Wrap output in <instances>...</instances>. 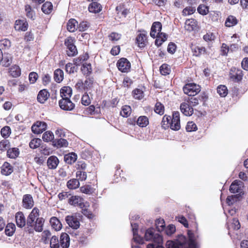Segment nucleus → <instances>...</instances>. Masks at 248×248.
<instances>
[{
	"instance_id": "nucleus-1",
	"label": "nucleus",
	"mask_w": 248,
	"mask_h": 248,
	"mask_svg": "<svg viewBox=\"0 0 248 248\" xmlns=\"http://www.w3.org/2000/svg\"><path fill=\"white\" fill-rule=\"evenodd\" d=\"M183 91L188 96H194L201 91V87L194 83H187L184 86Z\"/></svg>"
},
{
	"instance_id": "nucleus-2",
	"label": "nucleus",
	"mask_w": 248,
	"mask_h": 248,
	"mask_svg": "<svg viewBox=\"0 0 248 248\" xmlns=\"http://www.w3.org/2000/svg\"><path fill=\"white\" fill-rule=\"evenodd\" d=\"M64 44L66 46V54L69 57H74L78 54V50L74 45V39L69 37L66 38L64 41Z\"/></svg>"
},
{
	"instance_id": "nucleus-3",
	"label": "nucleus",
	"mask_w": 248,
	"mask_h": 248,
	"mask_svg": "<svg viewBox=\"0 0 248 248\" xmlns=\"http://www.w3.org/2000/svg\"><path fill=\"white\" fill-rule=\"evenodd\" d=\"M144 238L146 241H152L155 243H160L162 241V236L159 234H155L154 229L150 228L145 232Z\"/></svg>"
},
{
	"instance_id": "nucleus-4",
	"label": "nucleus",
	"mask_w": 248,
	"mask_h": 248,
	"mask_svg": "<svg viewBox=\"0 0 248 248\" xmlns=\"http://www.w3.org/2000/svg\"><path fill=\"white\" fill-rule=\"evenodd\" d=\"M170 129L178 131L181 128L180 113L178 111H174L170 120Z\"/></svg>"
},
{
	"instance_id": "nucleus-5",
	"label": "nucleus",
	"mask_w": 248,
	"mask_h": 248,
	"mask_svg": "<svg viewBox=\"0 0 248 248\" xmlns=\"http://www.w3.org/2000/svg\"><path fill=\"white\" fill-rule=\"evenodd\" d=\"M230 79L235 82H239L242 79L243 73L242 70L235 67H232L230 70Z\"/></svg>"
},
{
	"instance_id": "nucleus-6",
	"label": "nucleus",
	"mask_w": 248,
	"mask_h": 248,
	"mask_svg": "<svg viewBox=\"0 0 248 248\" xmlns=\"http://www.w3.org/2000/svg\"><path fill=\"white\" fill-rule=\"evenodd\" d=\"M117 66L121 72L128 73L131 68V63L126 58H122L118 61Z\"/></svg>"
},
{
	"instance_id": "nucleus-7",
	"label": "nucleus",
	"mask_w": 248,
	"mask_h": 248,
	"mask_svg": "<svg viewBox=\"0 0 248 248\" xmlns=\"http://www.w3.org/2000/svg\"><path fill=\"white\" fill-rule=\"evenodd\" d=\"M68 203L71 205L79 207L81 208L84 206L83 199L78 196H70L68 199Z\"/></svg>"
},
{
	"instance_id": "nucleus-8",
	"label": "nucleus",
	"mask_w": 248,
	"mask_h": 248,
	"mask_svg": "<svg viewBox=\"0 0 248 248\" xmlns=\"http://www.w3.org/2000/svg\"><path fill=\"white\" fill-rule=\"evenodd\" d=\"M47 128V124L45 122L37 121L31 126V131L34 134H39L43 133Z\"/></svg>"
},
{
	"instance_id": "nucleus-9",
	"label": "nucleus",
	"mask_w": 248,
	"mask_h": 248,
	"mask_svg": "<svg viewBox=\"0 0 248 248\" xmlns=\"http://www.w3.org/2000/svg\"><path fill=\"white\" fill-rule=\"evenodd\" d=\"M161 29L162 24L160 22H154L151 28L150 36L152 38H155L159 33H162Z\"/></svg>"
},
{
	"instance_id": "nucleus-10",
	"label": "nucleus",
	"mask_w": 248,
	"mask_h": 248,
	"mask_svg": "<svg viewBox=\"0 0 248 248\" xmlns=\"http://www.w3.org/2000/svg\"><path fill=\"white\" fill-rule=\"evenodd\" d=\"M23 206L26 209H31L34 205L33 198L31 194H25L22 199Z\"/></svg>"
},
{
	"instance_id": "nucleus-11",
	"label": "nucleus",
	"mask_w": 248,
	"mask_h": 248,
	"mask_svg": "<svg viewBox=\"0 0 248 248\" xmlns=\"http://www.w3.org/2000/svg\"><path fill=\"white\" fill-rule=\"evenodd\" d=\"M66 221L72 229H78L80 226V223L77 217L68 216L66 217Z\"/></svg>"
},
{
	"instance_id": "nucleus-12",
	"label": "nucleus",
	"mask_w": 248,
	"mask_h": 248,
	"mask_svg": "<svg viewBox=\"0 0 248 248\" xmlns=\"http://www.w3.org/2000/svg\"><path fill=\"white\" fill-rule=\"evenodd\" d=\"M15 219L17 227L23 228L26 225V220L22 212L19 211L16 214Z\"/></svg>"
},
{
	"instance_id": "nucleus-13",
	"label": "nucleus",
	"mask_w": 248,
	"mask_h": 248,
	"mask_svg": "<svg viewBox=\"0 0 248 248\" xmlns=\"http://www.w3.org/2000/svg\"><path fill=\"white\" fill-rule=\"evenodd\" d=\"M136 43L139 47L140 48L144 47L147 43V35L146 33H139L136 38Z\"/></svg>"
},
{
	"instance_id": "nucleus-14",
	"label": "nucleus",
	"mask_w": 248,
	"mask_h": 248,
	"mask_svg": "<svg viewBox=\"0 0 248 248\" xmlns=\"http://www.w3.org/2000/svg\"><path fill=\"white\" fill-rule=\"evenodd\" d=\"M39 210L36 208L32 209L31 213L29 214L27 219V225L28 226L32 227L34 220L37 217L39 216Z\"/></svg>"
},
{
	"instance_id": "nucleus-15",
	"label": "nucleus",
	"mask_w": 248,
	"mask_h": 248,
	"mask_svg": "<svg viewBox=\"0 0 248 248\" xmlns=\"http://www.w3.org/2000/svg\"><path fill=\"white\" fill-rule=\"evenodd\" d=\"M145 91V87L144 86H140L139 88L134 89L132 93L133 97L138 100H141L144 97V92Z\"/></svg>"
},
{
	"instance_id": "nucleus-16",
	"label": "nucleus",
	"mask_w": 248,
	"mask_h": 248,
	"mask_svg": "<svg viewBox=\"0 0 248 248\" xmlns=\"http://www.w3.org/2000/svg\"><path fill=\"white\" fill-rule=\"evenodd\" d=\"M60 246L62 248H68L70 245V238L66 233H62L60 238Z\"/></svg>"
},
{
	"instance_id": "nucleus-17",
	"label": "nucleus",
	"mask_w": 248,
	"mask_h": 248,
	"mask_svg": "<svg viewBox=\"0 0 248 248\" xmlns=\"http://www.w3.org/2000/svg\"><path fill=\"white\" fill-rule=\"evenodd\" d=\"M59 163L58 157L54 155L50 156L47 160V165L49 169H55Z\"/></svg>"
},
{
	"instance_id": "nucleus-18",
	"label": "nucleus",
	"mask_w": 248,
	"mask_h": 248,
	"mask_svg": "<svg viewBox=\"0 0 248 248\" xmlns=\"http://www.w3.org/2000/svg\"><path fill=\"white\" fill-rule=\"evenodd\" d=\"M242 182L238 180L234 181L231 185L229 190L231 193H236L241 190Z\"/></svg>"
},
{
	"instance_id": "nucleus-19",
	"label": "nucleus",
	"mask_w": 248,
	"mask_h": 248,
	"mask_svg": "<svg viewBox=\"0 0 248 248\" xmlns=\"http://www.w3.org/2000/svg\"><path fill=\"white\" fill-rule=\"evenodd\" d=\"M13 171L12 166L8 162H5L2 167L1 172L3 175L8 176L11 174Z\"/></svg>"
},
{
	"instance_id": "nucleus-20",
	"label": "nucleus",
	"mask_w": 248,
	"mask_h": 248,
	"mask_svg": "<svg viewBox=\"0 0 248 248\" xmlns=\"http://www.w3.org/2000/svg\"><path fill=\"white\" fill-rule=\"evenodd\" d=\"M49 96V93L46 89L41 90L37 95V99L41 103H44Z\"/></svg>"
},
{
	"instance_id": "nucleus-21",
	"label": "nucleus",
	"mask_w": 248,
	"mask_h": 248,
	"mask_svg": "<svg viewBox=\"0 0 248 248\" xmlns=\"http://www.w3.org/2000/svg\"><path fill=\"white\" fill-rule=\"evenodd\" d=\"M19 153V150L17 148H9L7 151L6 156L11 159H16L18 156Z\"/></svg>"
},
{
	"instance_id": "nucleus-22",
	"label": "nucleus",
	"mask_w": 248,
	"mask_h": 248,
	"mask_svg": "<svg viewBox=\"0 0 248 248\" xmlns=\"http://www.w3.org/2000/svg\"><path fill=\"white\" fill-rule=\"evenodd\" d=\"M12 62V56L9 54H2V56L0 60V64L3 66L8 67Z\"/></svg>"
},
{
	"instance_id": "nucleus-23",
	"label": "nucleus",
	"mask_w": 248,
	"mask_h": 248,
	"mask_svg": "<svg viewBox=\"0 0 248 248\" xmlns=\"http://www.w3.org/2000/svg\"><path fill=\"white\" fill-rule=\"evenodd\" d=\"M49 222L52 228L55 231H58L62 229V224L57 217H52Z\"/></svg>"
},
{
	"instance_id": "nucleus-24",
	"label": "nucleus",
	"mask_w": 248,
	"mask_h": 248,
	"mask_svg": "<svg viewBox=\"0 0 248 248\" xmlns=\"http://www.w3.org/2000/svg\"><path fill=\"white\" fill-rule=\"evenodd\" d=\"M90 12L93 13H97L102 10L101 5L96 1L92 2L88 7Z\"/></svg>"
},
{
	"instance_id": "nucleus-25",
	"label": "nucleus",
	"mask_w": 248,
	"mask_h": 248,
	"mask_svg": "<svg viewBox=\"0 0 248 248\" xmlns=\"http://www.w3.org/2000/svg\"><path fill=\"white\" fill-rule=\"evenodd\" d=\"M77 159V155L76 153L72 152L65 155L64 156V161L68 164H72L76 162Z\"/></svg>"
},
{
	"instance_id": "nucleus-26",
	"label": "nucleus",
	"mask_w": 248,
	"mask_h": 248,
	"mask_svg": "<svg viewBox=\"0 0 248 248\" xmlns=\"http://www.w3.org/2000/svg\"><path fill=\"white\" fill-rule=\"evenodd\" d=\"M60 94L62 97L70 98L72 94V89L69 86H64L61 88Z\"/></svg>"
},
{
	"instance_id": "nucleus-27",
	"label": "nucleus",
	"mask_w": 248,
	"mask_h": 248,
	"mask_svg": "<svg viewBox=\"0 0 248 248\" xmlns=\"http://www.w3.org/2000/svg\"><path fill=\"white\" fill-rule=\"evenodd\" d=\"M53 145L57 148L66 147L68 145V142L66 140L61 138L53 141Z\"/></svg>"
},
{
	"instance_id": "nucleus-28",
	"label": "nucleus",
	"mask_w": 248,
	"mask_h": 248,
	"mask_svg": "<svg viewBox=\"0 0 248 248\" xmlns=\"http://www.w3.org/2000/svg\"><path fill=\"white\" fill-rule=\"evenodd\" d=\"M149 124V119L147 116H140L137 121V124L140 127H145Z\"/></svg>"
},
{
	"instance_id": "nucleus-29",
	"label": "nucleus",
	"mask_w": 248,
	"mask_h": 248,
	"mask_svg": "<svg viewBox=\"0 0 248 248\" xmlns=\"http://www.w3.org/2000/svg\"><path fill=\"white\" fill-rule=\"evenodd\" d=\"M184 245V243L181 242L178 240L175 241L169 240L167 241L166 247L167 248H180Z\"/></svg>"
},
{
	"instance_id": "nucleus-30",
	"label": "nucleus",
	"mask_w": 248,
	"mask_h": 248,
	"mask_svg": "<svg viewBox=\"0 0 248 248\" xmlns=\"http://www.w3.org/2000/svg\"><path fill=\"white\" fill-rule=\"evenodd\" d=\"M167 37L168 36L165 33H159L155 37V45L158 47L160 46L167 40Z\"/></svg>"
},
{
	"instance_id": "nucleus-31",
	"label": "nucleus",
	"mask_w": 248,
	"mask_h": 248,
	"mask_svg": "<svg viewBox=\"0 0 248 248\" xmlns=\"http://www.w3.org/2000/svg\"><path fill=\"white\" fill-rule=\"evenodd\" d=\"M66 186L70 189H75L79 186V182L77 179H71L68 181Z\"/></svg>"
},
{
	"instance_id": "nucleus-32",
	"label": "nucleus",
	"mask_w": 248,
	"mask_h": 248,
	"mask_svg": "<svg viewBox=\"0 0 248 248\" xmlns=\"http://www.w3.org/2000/svg\"><path fill=\"white\" fill-rule=\"evenodd\" d=\"M171 116L167 115H165L161 121V127L165 130L168 129L169 128H170V120Z\"/></svg>"
},
{
	"instance_id": "nucleus-33",
	"label": "nucleus",
	"mask_w": 248,
	"mask_h": 248,
	"mask_svg": "<svg viewBox=\"0 0 248 248\" xmlns=\"http://www.w3.org/2000/svg\"><path fill=\"white\" fill-rule=\"evenodd\" d=\"M54 79L57 83H60L63 79V72L60 69H56L54 72Z\"/></svg>"
},
{
	"instance_id": "nucleus-34",
	"label": "nucleus",
	"mask_w": 248,
	"mask_h": 248,
	"mask_svg": "<svg viewBox=\"0 0 248 248\" xmlns=\"http://www.w3.org/2000/svg\"><path fill=\"white\" fill-rule=\"evenodd\" d=\"M44 219L43 217H38L36 219L34 229L36 232H40L43 230Z\"/></svg>"
},
{
	"instance_id": "nucleus-35",
	"label": "nucleus",
	"mask_w": 248,
	"mask_h": 248,
	"mask_svg": "<svg viewBox=\"0 0 248 248\" xmlns=\"http://www.w3.org/2000/svg\"><path fill=\"white\" fill-rule=\"evenodd\" d=\"M16 231V226L13 223H8L5 227V234L9 236H12Z\"/></svg>"
},
{
	"instance_id": "nucleus-36",
	"label": "nucleus",
	"mask_w": 248,
	"mask_h": 248,
	"mask_svg": "<svg viewBox=\"0 0 248 248\" xmlns=\"http://www.w3.org/2000/svg\"><path fill=\"white\" fill-rule=\"evenodd\" d=\"M25 10L26 12L27 17L32 20H34L35 18V14L31 6L29 4L26 5L25 6Z\"/></svg>"
},
{
	"instance_id": "nucleus-37",
	"label": "nucleus",
	"mask_w": 248,
	"mask_h": 248,
	"mask_svg": "<svg viewBox=\"0 0 248 248\" xmlns=\"http://www.w3.org/2000/svg\"><path fill=\"white\" fill-rule=\"evenodd\" d=\"M9 73L13 77H18L21 74L20 68L18 66L15 65L10 68Z\"/></svg>"
},
{
	"instance_id": "nucleus-38",
	"label": "nucleus",
	"mask_w": 248,
	"mask_h": 248,
	"mask_svg": "<svg viewBox=\"0 0 248 248\" xmlns=\"http://www.w3.org/2000/svg\"><path fill=\"white\" fill-rule=\"evenodd\" d=\"M11 144L9 140L3 139L0 141V151L1 153L7 151L10 147Z\"/></svg>"
},
{
	"instance_id": "nucleus-39",
	"label": "nucleus",
	"mask_w": 248,
	"mask_h": 248,
	"mask_svg": "<svg viewBox=\"0 0 248 248\" xmlns=\"http://www.w3.org/2000/svg\"><path fill=\"white\" fill-rule=\"evenodd\" d=\"M237 24L236 18L232 16H229L226 19L225 24L226 27H231Z\"/></svg>"
},
{
	"instance_id": "nucleus-40",
	"label": "nucleus",
	"mask_w": 248,
	"mask_h": 248,
	"mask_svg": "<svg viewBox=\"0 0 248 248\" xmlns=\"http://www.w3.org/2000/svg\"><path fill=\"white\" fill-rule=\"evenodd\" d=\"M89 56L87 53L80 55L78 58H75L73 60L74 64L78 66L81 64L83 62L87 60Z\"/></svg>"
},
{
	"instance_id": "nucleus-41",
	"label": "nucleus",
	"mask_w": 248,
	"mask_h": 248,
	"mask_svg": "<svg viewBox=\"0 0 248 248\" xmlns=\"http://www.w3.org/2000/svg\"><path fill=\"white\" fill-rule=\"evenodd\" d=\"M77 25L78 22L75 19L71 18L67 24V29L70 32H74Z\"/></svg>"
},
{
	"instance_id": "nucleus-42",
	"label": "nucleus",
	"mask_w": 248,
	"mask_h": 248,
	"mask_svg": "<svg viewBox=\"0 0 248 248\" xmlns=\"http://www.w3.org/2000/svg\"><path fill=\"white\" fill-rule=\"evenodd\" d=\"M188 235L189 238L188 248H198L194 240V234L191 232L190 231H188Z\"/></svg>"
},
{
	"instance_id": "nucleus-43",
	"label": "nucleus",
	"mask_w": 248,
	"mask_h": 248,
	"mask_svg": "<svg viewBox=\"0 0 248 248\" xmlns=\"http://www.w3.org/2000/svg\"><path fill=\"white\" fill-rule=\"evenodd\" d=\"M192 51L193 53V55L198 57L205 52V48L202 46H195L192 48Z\"/></svg>"
},
{
	"instance_id": "nucleus-44",
	"label": "nucleus",
	"mask_w": 248,
	"mask_h": 248,
	"mask_svg": "<svg viewBox=\"0 0 248 248\" xmlns=\"http://www.w3.org/2000/svg\"><path fill=\"white\" fill-rule=\"evenodd\" d=\"M52 4L50 2H45L42 6V11L46 14H49L52 10Z\"/></svg>"
},
{
	"instance_id": "nucleus-45",
	"label": "nucleus",
	"mask_w": 248,
	"mask_h": 248,
	"mask_svg": "<svg viewBox=\"0 0 248 248\" xmlns=\"http://www.w3.org/2000/svg\"><path fill=\"white\" fill-rule=\"evenodd\" d=\"M42 143V140L39 138H34L31 140L29 143L31 148L35 149L40 147Z\"/></svg>"
},
{
	"instance_id": "nucleus-46",
	"label": "nucleus",
	"mask_w": 248,
	"mask_h": 248,
	"mask_svg": "<svg viewBox=\"0 0 248 248\" xmlns=\"http://www.w3.org/2000/svg\"><path fill=\"white\" fill-rule=\"evenodd\" d=\"M217 93L221 97H225L228 94V89L226 86L220 85L217 88Z\"/></svg>"
},
{
	"instance_id": "nucleus-47",
	"label": "nucleus",
	"mask_w": 248,
	"mask_h": 248,
	"mask_svg": "<svg viewBox=\"0 0 248 248\" xmlns=\"http://www.w3.org/2000/svg\"><path fill=\"white\" fill-rule=\"evenodd\" d=\"M54 136L53 133L50 131L45 132L42 137L43 140L45 142L51 141L54 140Z\"/></svg>"
},
{
	"instance_id": "nucleus-48",
	"label": "nucleus",
	"mask_w": 248,
	"mask_h": 248,
	"mask_svg": "<svg viewBox=\"0 0 248 248\" xmlns=\"http://www.w3.org/2000/svg\"><path fill=\"white\" fill-rule=\"evenodd\" d=\"M81 70L84 75L88 76L92 72L91 64L87 63L83 64Z\"/></svg>"
},
{
	"instance_id": "nucleus-49",
	"label": "nucleus",
	"mask_w": 248,
	"mask_h": 248,
	"mask_svg": "<svg viewBox=\"0 0 248 248\" xmlns=\"http://www.w3.org/2000/svg\"><path fill=\"white\" fill-rule=\"evenodd\" d=\"M49 242L51 248H59L60 242L57 236H53Z\"/></svg>"
},
{
	"instance_id": "nucleus-50",
	"label": "nucleus",
	"mask_w": 248,
	"mask_h": 248,
	"mask_svg": "<svg viewBox=\"0 0 248 248\" xmlns=\"http://www.w3.org/2000/svg\"><path fill=\"white\" fill-rule=\"evenodd\" d=\"M198 12L202 15H206L209 13V7L204 4H200L197 8Z\"/></svg>"
},
{
	"instance_id": "nucleus-51",
	"label": "nucleus",
	"mask_w": 248,
	"mask_h": 248,
	"mask_svg": "<svg viewBox=\"0 0 248 248\" xmlns=\"http://www.w3.org/2000/svg\"><path fill=\"white\" fill-rule=\"evenodd\" d=\"M160 72L162 75H168L170 72V68L169 65L167 64H163L160 67Z\"/></svg>"
},
{
	"instance_id": "nucleus-52",
	"label": "nucleus",
	"mask_w": 248,
	"mask_h": 248,
	"mask_svg": "<svg viewBox=\"0 0 248 248\" xmlns=\"http://www.w3.org/2000/svg\"><path fill=\"white\" fill-rule=\"evenodd\" d=\"M11 128L9 126H4L1 129L0 134L4 139L7 138L11 134Z\"/></svg>"
},
{
	"instance_id": "nucleus-53",
	"label": "nucleus",
	"mask_w": 248,
	"mask_h": 248,
	"mask_svg": "<svg viewBox=\"0 0 248 248\" xmlns=\"http://www.w3.org/2000/svg\"><path fill=\"white\" fill-rule=\"evenodd\" d=\"M76 177L78 181H85L87 177V173L85 171L77 170L76 172Z\"/></svg>"
},
{
	"instance_id": "nucleus-54",
	"label": "nucleus",
	"mask_w": 248,
	"mask_h": 248,
	"mask_svg": "<svg viewBox=\"0 0 248 248\" xmlns=\"http://www.w3.org/2000/svg\"><path fill=\"white\" fill-rule=\"evenodd\" d=\"M156 228L158 232L163 231L165 227V223L164 219H158L156 221Z\"/></svg>"
},
{
	"instance_id": "nucleus-55",
	"label": "nucleus",
	"mask_w": 248,
	"mask_h": 248,
	"mask_svg": "<svg viewBox=\"0 0 248 248\" xmlns=\"http://www.w3.org/2000/svg\"><path fill=\"white\" fill-rule=\"evenodd\" d=\"M51 233L48 230H45L42 233V240L45 244L48 243L50 241Z\"/></svg>"
},
{
	"instance_id": "nucleus-56",
	"label": "nucleus",
	"mask_w": 248,
	"mask_h": 248,
	"mask_svg": "<svg viewBox=\"0 0 248 248\" xmlns=\"http://www.w3.org/2000/svg\"><path fill=\"white\" fill-rule=\"evenodd\" d=\"M186 129L187 132H192L196 131L197 130V127L194 122H188L187 123Z\"/></svg>"
},
{
	"instance_id": "nucleus-57",
	"label": "nucleus",
	"mask_w": 248,
	"mask_h": 248,
	"mask_svg": "<svg viewBox=\"0 0 248 248\" xmlns=\"http://www.w3.org/2000/svg\"><path fill=\"white\" fill-rule=\"evenodd\" d=\"M81 103L85 106H89L91 104V100L87 93H85L81 98Z\"/></svg>"
},
{
	"instance_id": "nucleus-58",
	"label": "nucleus",
	"mask_w": 248,
	"mask_h": 248,
	"mask_svg": "<svg viewBox=\"0 0 248 248\" xmlns=\"http://www.w3.org/2000/svg\"><path fill=\"white\" fill-rule=\"evenodd\" d=\"M196 11L195 7H186L183 10V15L184 16H188L193 14Z\"/></svg>"
},
{
	"instance_id": "nucleus-59",
	"label": "nucleus",
	"mask_w": 248,
	"mask_h": 248,
	"mask_svg": "<svg viewBox=\"0 0 248 248\" xmlns=\"http://www.w3.org/2000/svg\"><path fill=\"white\" fill-rule=\"evenodd\" d=\"M80 191L86 194H90L92 193V187L90 185H86L82 186L80 188Z\"/></svg>"
},
{
	"instance_id": "nucleus-60",
	"label": "nucleus",
	"mask_w": 248,
	"mask_h": 248,
	"mask_svg": "<svg viewBox=\"0 0 248 248\" xmlns=\"http://www.w3.org/2000/svg\"><path fill=\"white\" fill-rule=\"evenodd\" d=\"M76 70L75 66L71 62L67 63L65 65V71L69 74L74 73Z\"/></svg>"
},
{
	"instance_id": "nucleus-61",
	"label": "nucleus",
	"mask_w": 248,
	"mask_h": 248,
	"mask_svg": "<svg viewBox=\"0 0 248 248\" xmlns=\"http://www.w3.org/2000/svg\"><path fill=\"white\" fill-rule=\"evenodd\" d=\"M18 23L19 25L18 28L19 30H21L24 31L27 30L28 28V23L27 21L24 20H19Z\"/></svg>"
},
{
	"instance_id": "nucleus-62",
	"label": "nucleus",
	"mask_w": 248,
	"mask_h": 248,
	"mask_svg": "<svg viewBox=\"0 0 248 248\" xmlns=\"http://www.w3.org/2000/svg\"><path fill=\"white\" fill-rule=\"evenodd\" d=\"M87 167V164L83 161H78L77 164V169L78 170L85 171Z\"/></svg>"
},
{
	"instance_id": "nucleus-63",
	"label": "nucleus",
	"mask_w": 248,
	"mask_h": 248,
	"mask_svg": "<svg viewBox=\"0 0 248 248\" xmlns=\"http://www.w3.org/2000/svg\"><path fill=\"white\" fill-rule=\"evenodd\" d=\"M229 50V46L227 44L223 43L221 47V54L223 56H226Z\"/></svg>"
},
{
	"instance_id": "nucleus-64",
	"label": "nucleus",
	"mask_w": 248,
	"mask_h": 248,
	"mask_svg": "<svg viewBox=\"0 0 248 248\" xmlns=\"http://www.w3.org/2000/svg\"><path fill=\"white\" fill-rule=\"evenodd\" d=\"M29 80L31 83L33 84L35 83L38 78V75L36 73L32 72H31L29 76Z\"/></svg>"
}]
</instances>
